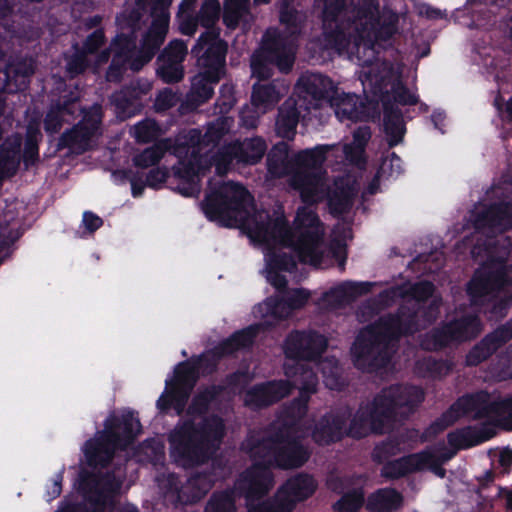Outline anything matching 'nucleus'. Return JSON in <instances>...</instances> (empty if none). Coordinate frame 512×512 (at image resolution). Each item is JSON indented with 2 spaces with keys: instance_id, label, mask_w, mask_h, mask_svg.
<instances>
[{
  "instance_id": "nucleus-46",
  "label": "nucleus",
  "mask_w": 512,
  "mask_h": 512,
  "mask_svg": "<svg viewBox=\"0 0 512 512\" xmlns=\"http://www.w3.org/2000/svg\"><path fill=\"white\" fill-rule=\"evenodd\" d=\"M136 39L137 37L134 31L118 33L110 43L113 56L129 61L131 64L136 53Z\"/></svg>"
},
{
  "instance_id": "nucleus-27",
  "label": "nucleus",
  "mask_w": 512,
  "mask_h": 512,
  "mask_svg": "<svg viewBox=\"0 0 512 512\" xmlns=\"http://www.w3.org/2000/svg\"><path fill=\"white\" fill-rule=\"evenodd\" d=\"M317 489V482L307 473H298L288 478L278 489L277 495L282 503L291 505V512L297 503L310 498Z\"/></svg>"
},
{
  "instance_id": "nucleus-54",
  "label": "nucleus",
  "mask_w": 512,
  "mask_h": 512,
  "mask_svg": "<svg viewBox=\"0 0 512 512\" xmlns=\"http://www.w3.org/2000/svg\"><path fill=\"white\" fill-rule=\"evenodd\" d=\"M353 204L352 189L347 187L337 186L335 191L329 196L328 206L331 214L340 216L348 213Z\"/></svg>"
},
{
  "instance_id": "nucleus-45",
  "label": "nucleus",
  "mask_w": 512,
  "mask_h": 512,
  "mask_svg": "<svg viewBox=\"0 0 512 512\" xmlns=\"http://www.w3.org/2000/svg\"><path fill=\"white\" fill-rule=\"evenodd\" d=\"M255 233L265 240L283 238L289 233V224L283 215L276 218L268 216L267 221L256 223Z\"/></svg>"
},
{
  "instance_id": "nucleus-5",
  "label": "nucleus",
  "mask_w": 512,
  "mask_h": 512,
  "mask_svg": "<svg viewBox=\"0 0 512 512\" xmlns=\"http://www.w3.org/2000/svg\"><path fill=\"white\" fill-rule=\"evenodd\" d=\"M247 446L251 458H263L272 468L283 470L301 468L311 457L309 446L286 424L272 428L259 439L249 438Z\"/></svg>"
},
{
  "instance_id": "nucleus-58",
  "label": "nucleus",
  "mask_w": 512,
  "mask_h": 512,
  "mask_svg": "<svg viewBox=\"0 0 512 512\" xmlns=\"http://www.w3.org/2000/svg\"><path fill=\"white\" fill-rule=\"evenodd\" d=\"M221 6L218 0H203L196 17L200 25L207 30H215L214 26L220 18Z\"/></svg>"
},
{
  "instance_id": "nucleus-51",
  "label": "nucleus",
  "mask_w": 512,
  "mask_h": 512,
  "mask_svg": "<svg viewBox=\"0 0 512 512\" xmlns=\"http://www.w3.org/2000/svg\"><path fill=\"white\" fill-rule=\"evenodd\" d=\"M374 283L345 281L330 291L339 301H352L371 292Z\"/></svg>"
},
{
  "instance_id": "nucleus-49",
  "label": "nucleus",
  "mask_w": 512,
  "mask_h": 512,
  "mask_svg": "<svg viewBox=\"0 0 512 512\" xmlns=\"http://www.w3.org/2000/svg\"><path fill=\"white\" fill-rule=\"evenodd\" d=\"M41 139L42 134L37 127L29 126L27 128L22 154L25 169L35 166L40 161L39 143Z\"/></svg>"
},
{
  "instance_id": "nucleus-1",
  "label": "nucleus",
  "mask_w": 512,
  "mask_h": 512,
  "mask_svg": "<svg viewBox=\"0 0 512 512\" xmlns=\"http://www.w3.org/2000/svg\"><path fill=\"white\" fill-rule=\"evenodd\" d=\"M225 391V386L211 384L200 388L186 409L190 418L180 419L168 433L169 453L183 468L208 463L220 449L226 435L224 420L216 414L207 415L210 406Z\"/></svg>"
},
{
  "instance_id": "nucleus-10",
  "label": "nucleus",
  "mask_w": 512,
  "mask_h": 512,
  "mask_svg": "<svg viewBox=\"0 0 512 512\" xmlns=\"http://www.w3.org/2000/svg\"><path fill=\"white\" fill-rule=\"evenodd\" d=\"M321 20L329 42L345 48L350 42L351 29L358 22L357 9L361 2L354 0H322Z\"/></svg>"
},
{
  "instance_id": "nucleus-35",
  "label": "nucleus",
  "mask_w": 512,
  "mask_h": 512,
  "mask_svg": "<svg viewBox=\"0 0 512 512\" xmlns=\"http://www.w3.org/2000/svg\"><path fill=\"white\" fill-rule=\"evenodd\" d=\"M290 147L281 141L272 146L267 154V170L277 178L290 175L294 170L293 157L289 158Z\"/></svg>"
},
{
  "instance_id": "nucleus-40",
  "label": "nucleus",
  "mask_w": 512,
  "mask_h": 512,
  "mask_svg": "<svg viewBox=\"0 0 512 512\" xmlns=\"http://www.w3.org/2000/svg\"><path fill=\"white\" fill-rule=\"evenodd\" d=\"M282 94L274 83L253 85L251 94V103L256 108L262 109L264 112L272 109L281 99Z\"/></svg>"
},
{
  "instance_id": "nucleus-55",
  "label": "nucleus",
  "mask_w": 512,
  "mask_h": 512,
  "mask_svg": "<svg viewBox=\"0 0 512 512\" xmlns=\"http://www.w3.org/2000/svg\"><path fill=\"white\" fill-rule=\"evenodd\" d=\"M223 358V355H220L218 351H216L215 346L198 356H192L190 360L193 362V365H195L199 376H210L217 371L218 365Z\"/></svg>"
},
{
  "instance_id": "nucleus-23",
  "label": "nucleus",
  "mask_w": 512,
  "mask_h": 512,
  "mask_svg": "<svg viewBox=\"0 0 512 512\" xmlns=\"http://www.w3.org/2000/svg\"><path fill=\"white\" fill-rule=\"evenodd\" d=\"M157 482L164 500L175 508L195 504L201 500L195 498L196 489L189 480L183 483L176 473L158 476Z\"/></svg>"
},
{
  "instance_id": "nucleus-19",
  "label": "nucleus",
  "mask_w": 512,
  "mask_h": 512,
  "mask_svg": "<svg viewBox=\"0 0 512 512\" xmlns=\"http://www.w3.org/2000/svg\"><path fill=\"white\" fill-rule=\"evenodd\" d=\"M35 72V61L32 57H16L0 69V95L14 94L24 91Z\"/></svg>"
},
{
  "instance_id": "nucleus-63",
  "label": "nucleus",
  "mask_w": 512,
  "mask_h": 512,
  "mask_svg": "<svg viewBox=\"0 0 512 512\" xmlns=\"http://www.w3.org/2000/svg\"><path fill=\"white\" fill-rule=\"evenodd\" d=\"M249 0L236 3L233 0H225L223 23L229 29H235L239 25L241 13L248 9Z\"/></svg>"
},
{
  "instance_id": "nucleus-26",
  "label": "nucleus",
  "mask_w": 512,
  "mask_h": 512,
  "mask_svg": "<svg viewBox=\"0 0 512 512\" xmlns=\"http://www.w3.org/2000/svg\"><path fill=\"white\" fill-rule=\"evenodd\" d=\"M119 447L110 436L98 431L93 438L88 439L83 446L86 464L93 468H107L112 462Z\"/></svg>"
},
{
  "instance_id": "nucleus-44",
  "label": "nucleus",
  "mask_w": 512,
  "mask_h": 512,
  "mask_svg": "<svg viewBox=\"0 0 512 512\" xmlns=\"http://www.w3.org/2000/svg\"><path fill=\"white\" fill-rule=\"evenodd\" d=\"M222 187L225 189L228 211L241 212L245 210L248 202L252 200L250 192L242 184L227 182Z\"/></svg>"
},
{
  "instance_id": "nucleus-56",
  "label": "nucleus",
  "mask_w": 512,
  "mask_h": 512,
  "mask_svg": "<svg viewBox=\"0 0 512 512\" xmlns=\"http://www.w3.org/2000/svg\"><path fill=\"white\" fill-rule=\"evenodd\" d=\"M167 146L160 142L145 148L142 152L133 157V164L142 169L157 165L164 157Z\"/></svg>"
},
{
  "instance_id": "nucleus-17",
  "label": "nucleus",
  "mask_w": 512,
  "mask_h": 512,
  "mask_svg": "<svg viewBox=\"0 0 512 512\" xmlns=\"http://www.w3.org/2000/svg\"><path fill=\"white\" fill-rule=\"evenodd\" d=\"M204 169L202 155L193 149L191 153L180 158L172 167L173 177L177 180L175 190L185 197H194L200 193V172Z\"/></svg>"
},
{
  "instance_id": "nucleus-59",
  "label": "nucleus",
  "mask_w": 512,
  "mask_h": 512,
  "mask_svg": "<svg viewBox=\"0 0 512 512\" xmlns=\"http://www.w3.org/2000/svg\"><path fill=\"white\" fill-rule=\"evenodd\" d=\"M365 501L362 489H352L346 492L333 505V509L337 512H358Z\"/></svg>"
},
{
  "instance_id": "nucleus-16",
  "label": "nucleus",
  "mask_w": 512,
  "mask_h": 512,
  "mask_svg": "<svg viewBox=\"0 0 512 512\" xmlns=\"http://www.w3.org/2000/svg\"><path fill=\"white\" fill-rule=\"evenodd\" d=\"M252 466L235 483V490L247 503L264 497L272 487V467L263 458H252Z\"/></svg>"
},
{
  "instance_id": "nucleus-22",
  "label": "nucleus",
  "mask_w": 512,
  "mask_h": 512,
  "mask_svg": "<svg viewBox=\"0 0 512 512\" xmlns=\"http://www.w3.org/2000/svg\"><path fill=\"white\" fill-rule=\"evenodd\" d=\"M141 431L142 425L135 412L127 411L121 416H109L104 422L103 434H108L119 450H125L134 443Z\"/></svg>"
},
{
  "instance_id": "nucleus-20",
  "label": "nucleus",
  "mask_w": 512,
  "mask_h": 512,
  "mask_svg": "<svg viewBox=\"0 0 512 512\" xmlns=\"http://www.w3.org/2000/svg\"><path fill=\"white\" fill-rule=\"evenodd\" d=\"M199 380V373L190 359L179 362L174 368V376L166 380L167 387H172L176 402V414L181 416L186 409L190 395Z\"/></svg>"
},
{
  "instance_id": "nucleus-8",
  "label": "nucleus",
  "mask_w": 512,
  "mask_h": 512,
  "mask_svg": "<svg viewBox=\"0 0 512 512\" xmlns=\"http://www.w3.org/2000/svg\"><path fill=\"white\" fill-rule=\"evenodd\" d=\"M358 22L354 26L357 35L370 50L375 60L379 59V49L385 48L397 32V19L381 21L379 0H361V7L357 9Z\"/></svg>"
},
{
  "instance_id": "nucleus-50",
  "label": "nucleus",
  "mask_w": 512,
  "mask_h": 512,
  "mask_svg": "<svg viewBox=\"0 0 512 512\" xmlns=\"http://www.w3.org/2000/svg\"><path fill=\"white\" fill-rule=\"evenodd\" d=\"M401 285L403 289L400 299L410 298L415 300L418 305L432 298L436 290L434 283L429 280H420L414 283L406 282Z\"/></svg>"
},
{
  "instance_id": "nucleus-39",
  "label": "nucleus",
  "mask_w": 512,
  "mask_h": 512,
  "mask_svg": "<svg viewBox=\"0 0 512 512\" xmlns=\"http://www.w3.org/2000/svg\"><path fill=\"white\" fill-rule=\"evenodd\" d=\"M331 149L332 146L330 145L318 144L313 148L299 151L293 157L294 168L325 173L323 165Z\"/></svg>"
},
{
  "instance_id": "nucleus-12",
  "label": "nucleus",
  "mask_w": 512,
  "mask_h": 512,
  "mask_svg": "<svg viewBox=\"0 0 512 512\" xmlns=\"http://www.w3.org/2000/svg\"><path fill=\"white\" fill-rule=\"evenodd\" d=\"M503 257L490 255L474 271L467 283V295L472 304L483 302L486 297H494L505 289Z\"/></svg>"
},
{
  "instance_id": "nucleus-9",
  "label": "nucleus",
  "mask_w": 512,
  "mask_h": 512,
  "mask_svg": "<svg viewBox=\"0 0 512 512\" xmlns=\"http://www.w3.org/2000/svg\"><path fill=\"white\" fill-rule=\"evenodd\" d=\"M294 224L297 238L292 248L298 261L319 267L323 259L320 246L323 242L324 229L318 214L307 208H299Z\"/></svg>"
},
{
  "instance_id": "nucleus-48",
  "label": "nucleus",
  "mask_w": 512,
  "mask_h": 512,
  "mask_svg": "<svg viewBox=\"0 0 512 512\" xmlns=\"http://www.w3.org/2000/svg\"><path fill=\"white\" fill-rule=\"evenodd\" d=\"M204 512H237L235 491L233 489L214 491L206 503Z\"/></svg>"
},
{
  "instance_id": "nucleus-60",
  "label": "nucleus",
  "mask_w": 512,
  "mask_h": 512,
  "mask_svg": "<svg viewBox=\"0 0 512 512\" xmlns=\"http://www.w3.org/2000/svg\"><path fill=\"white\" fill-rule=\"evenodd\" d=\"M187 55V46L184 41L174 39L160 52L157 62L183 64Z\"/></svg>"
},
{
  "instance_id": "nucleus-33",
  "label": "nucleus",
  "mask_w": 512,
  "mask_h": 512,
  "mask_svg": "<svg viewBox=\"0 0 512 512\" xmlns=\"http://www.w3.org/2000/svg\"><path fill=\"white\" fill-rule=\"evenodd\" d=\"M258 333L259 327L257 325H249L237 330L220 341L216 345V351L223 357H227L238 351L250 349L254 345Z\"/></svg>"
},
{
  "instance_id": "nucleus-38",
  "label": "nucleus",
  "mask_w": 512,
  "mask_h": 512,
  "mask_svg": "<svg viewBox=\"0 0 512 512\" xmlns=\"http://www.w3.org/2000/svg\"><path fill=\"white\" fill-rule=\"evenodd\" d=\"M403 503V496L396 489L382 488L371 493L366 501L369 512H395Z\"/></svg>"
},
{
  "instance_id": "nucleus-64",
  "label": "nucleus",
  "mask_w": 512,
  "mask_h": 512,
  "mask_svg": "<svg viewBox=\"0 0 512 512\" xmlns=\"http://www.w3.org/2000/svg\"><path fill=\"white\" fill-rule=\"evenodd\" d=\"M247 512H291V505L282 503L278 495L257 504L247 503Z\"/></svg>"
},
{
  "instance_id": "nucleus-34",
  "label": "nucleus",
  "mask_w": 512,
  "mask_h": 512,
  "mask_svg": "<svg viewBox=\"0 0 512 512\" xmlns=\"http://www.w3.org/2000/svg\"><path fill=\"white\" fill-rule=\"evenodd\" d=\"M299 119L300 112L296 100L291 97L286 99L278 108L275 121L276 134L283 139L293 140Z\"/></svg>"
},
{
  "instance_id": "nucleus-2",
  "label": "nucleus",
  "mask_w": 512,
  "mask_h": 512,
  "mask_svg": "<svg viewBox=\"0 0 512 512\" xmlns=\"http://www.w3.org/2000/svg\"><path fill=\"white\" fill-rule=\"evenodd\" d=\"M328 339L315 330H293L285 338L283 352L295 364L284 365V373L294 379V387L299 385V395L286 407V415L302 419L307 415L311 395L316 393L318 377L314 370L300 361H317L327 350Z\"/></svg>"
},
{
  "instance_id": "nucleus-52",
  "label": "nucleus",
  "mask_w": 512,
  "mask_h": 512,
  "mask_svg": "<svg viewBox=\"0 0 512 512\" xmlns=\"http://www.w3.org/2000/svg\"><path fill=\"white\" fill-rule=\"evenodd\" d=\"M142 97L130 84L123 86L112 96L115 106L125 112H132L143 107Z\"/></svg>"
},
{
  "instance_id": "nucleus-57",
  "label": "nucleus",
  "mask_w": 512,
  "mask_h": 512,
  "mask_svg": "<svg viewBox=\"0 0 512 512\" xmlns=\"http://www.w3.org/2000/svg\"><path fill=\"white\" fill-rule=\"evenodd\" d=\"M394 314L399 317L400 327L405 336L413 335L419 331L420 308H416V306L400 305Z\"/></svg>"
},
{
  "instance_id": "nucleus-41",
  "label": "nucleus",
  "mask_w": 512,
  "mask_h": 512,
  "mask_svg": "<svg viewBox=\"0 0 512 512\" xmlns=\"http://www.w3.org/2000/svg\"><path fill=\"white\" fill-rule=\"evenodd\" d=\"M71 50V52L64 53L65 73L68 78L74 79L86 72L91 65V61L89 55L80 49L79 43H73Z\"/></svg>"
},
{
  "instance_id": "nucleus-42",
  "label": "nucleus",
  "mask_w": 512,
  "mask_h": 512,
  "mask_svg": "<svg viewBox=\"0 0 512 512\" xmlns=\"http://www.w3.org/2000/svg\"><path fill=\"white\" fill-rule=\"evenodd\" d=\"M219 81L220 79H214V77L207 72H199L191 80V98L198 104L205 103L212 98L214 94V85Z\"/></svg>"
},
{
  "instance_id": "nucleus-21",
  "label": "nucleus",
  "mask_w": 512,
  "mask_h": 512,
  "mask_svg": "<svg viewBox=\"0 0 512 512\" xmlns=\"http://www.w3.org/2000/svg\"><path fill=\"white\" fill-rule=\"evenodd\" d=\"M512 340V317L485 335L466 355L467 366H478Z\"/></svg>"
},
{
  "instance_id": "nucleus-47",
  "label": "nucleus",
  "mask_w": 512,
  "mask_h": 512,
  "mask_svg": "<svg viewBox=\"0 0 512 512\" xmlns=\"http://www.w3.org/2000/svg\"><path fill=\"white\" fill-rule=\"evenodd\" d=\"M201 206L205 216L209 220L213 221L221 217L225 212H228V208L226 207L225 189L220 186L208 193Z\"/></svg>"
},
{
  "instance_id": "nucleus-31",
  "label": "nucleus",
  "mask_w": 512,
  "mask_h": 512,
  "mask_svg": "<svg viewBox=\"0 0 512 512\" xmlns=\"http://www.w3.org/2000/svg\"><path fill=\"white\" fill-rule=\"evenodd\" d=\"M298 86L315 102L314 108L319 107L322 102L330 103L338 89L328 76L320 73L300 77Z\"/></svg>"
},
{
  "instance_id": "nucleus-25",
  "label": "nucleus",
  "mask_w": 512,
  "mask_h": 512,
  "mask_svg": "<svg viewBox=\"0 0 512 512\" xmlns=\"http://www.w3.org/2000/svg\"><path fill=\"white\" fill-rule=\"evenodd\" d=\"M329 104L340 121H366L370 115V103L366 97L362 98L356 94L345 92L340 93L338 89Z\"/></svg>"
},
{
  "instance_id": "nucleus-13",
  "label": "nucleus",
  "mask_w": 512,
  "mask_h": 512,
  "mask_svg": "<svg viewBox=\"0 0 512 512\" xmlns=\"http://www.w3.org/2000/svg\"><path fill=\"white\" fill-rule=\"evenodd\" d=\"M82 119L72 128L65 130L58 139L56 150L71 149L77 153L86 152L90 142L100 134L103 110L100 104H93L82 110Z\"/></svg>"
},
{
  "instance_id": "nucleus-61",
  "label": "nucleus",
  "mask_w": 512,
  "mask_h": 512,
  "mask_svg": "<svg viewBox=\"0 0 512 512\" xmlns=\"http://www.w3.org/2000/svg\"><path fill=\"white\" fill-rule=\"evenodd\" d=\"M297 260V256L295 257L291 253L273 252L267 256L266 268L291 273L297 268Z\"/></svg>"
},
{
  "instance_id": "nucleus-36",
  "label": "nucleus",
  "mask_w": 512,
  "mask_h": 512,
  "mask_svg": "<svg viewBox=\"0 0 512 512\" xmlns=\"http://www.w3.org/2000/svg\"><path fill=\"white\" fill-rule=\"evenodd\" d=\"M266 150L265 140L258 136L237 141L232 146V152L237 161L248 165H255L260 162Z\"/></svg>"
},
{
  "instance_id": "nucleus-28",
  "label": "nucleus",
  "mask_w": 512,
  "mask_h": 512,
  "mask_svg": "<svg viewBox=\"0 0 512 512\" xmlns=\"http://www.w3.org/2000/svg\"><path fill=\"white\" fill-rule=\"evenodd\" d=\"M495 435L496 430L491 423H481L475 426L468 425L450 431L447 434V443L449 447L460 451L482 444Z\"/></svg>"
},
{
  "instance_id": "nucleus-11",
  "label": "nucleus",
  "mask_w": 512,
  "mask_h": 512,
  "mask_svg": "<svg viewBox=\"0 0 512 512\" xmlns=\"http://www.w3.org/2000/svg\"><path fill=\"white\" fill-rule=\"evenodd\" d=\"M482 323L477 315H463L433 328L424 339L422 346L426 350L439 351L452 343H463L478 337Z\"/></svg>"
},
{
  "instance_id": "nucleus-3",
  "label": "nucleus",
  "mask_w": 512,
  "mask_h": 512,
  "mask_svg": "<svg viewBox=\"0 0 512 512\" xmlns=\"http://www.w3.org/2000/svg\"><path fill=\"white\" fill-rule=\"evenodd\" d=\"M423 389L410 384H392L376 394L370 406L360 407L350 420L346 436L360 440L369 433L382 434L388 423L407 418L424 401Z\"/></svg>"
},
{
  "instance_id": "nucleus-18",
  "label": "nucleus",
  "mask_w": 512,
  "mask_h": 512,
  "mask_svg": "<svg viewBox=\"0 0 512 512\" xmlns=\"http://www.w3.org/2000/svg\"><path fill=\"white\" fill-rule=\"evenodd\" d=\"M293 388V383L284 379L257 383L246 391L244 404L253 410L267 408L289 396Z\"/></svg>"
},
{
  "instance_id": "nucleus-37",
  "label": "nucleus",
  "mask_w": 512,
  "mask_h": 512,
  "mask_svg": "<svg viewBox=\"0 0 512 512\" xmlns=\"http://www.w3.org/2000/svg\"><path fill=\"white\" fill-rule=\"evenodd\" d=\"M424 454L412 453L383 464L381 475L390 480H397L411 473L418 472V465L423 463Z\"/></svg>"
},
{
  "instance_id": "nucleus-15",
  "label": "nucleus",
  "mask_w": 512,
  "mask_h": 512,
  "mask_svg": "<svg viewBox=\"0 0 512 512\" xmlns=\"http://www.w3.org/2000/svg\"><path fill=\"white\" fill-rule=\"evenodd\" d=\"M153 19L148 30L142 36L140 46L132 59L131 70L140 71L158 53L169 30L170 14H151Z\"/></svg>"
},
{
  "instance_id": "nucleus-30",
  "label": "nucleus",
  "mask_w": 512,
  "mask_h": 512,
  "mask_svg": "<svg viewBox=\"0 0 512 512\" xmlns=\"http://www.w3.org/2000/svg\"><path fill=\"white\" fill-rule=\"evenodd\" d=\"M345 427L346 418L343 415L327 413L315 425L312 439L321 446L337 443L346 436Z\"/></svg>"
},
{
  "instance_id": "nucleus-7",
  "label": "nucleus",
  "mask_w": 512,
  "mask_h": 512,
  "mask_svg": "<svg viewBox=\"0 0 512 512\" xmlns=\"http://www.w3.org/2000/svg\"><path fill=\"white\" fill-rule=\"evenodd\" d=\"M459 419L470 416L473 420L495 417V424L512 431V396L491 399L489 392L479 390L458 397L451 405Z\"/></svg>"
},
{
  "instance_id": "nucleus-24",
  "label": "nucleus",
  "mask_w": 512,
  "mask_h": 512,
  "mask_svg": "<svg viewBox=\"0 0 512 512\" xmlns=\"http://www.w3.org/2000/svg\"><path fill=\"white\" fill-rule=\"evenodd\" d=\"M477 231L493 230L504 232L512 228V202H494L478 211L473 218Z\"/></svg>"
},
{
  "instance_id": "nucleus-29",
  "label": "nucleus",
  "mask_w": 512,
  "mask_h": 512,
  "mask_svg": "<svg viewBox=\"0 0 512 512\" xmlns=\"http://www.w3.org/2000/svg\"><path fill=\"white\" fill-rule=\"evenodd\" d=\"M324 174L319 171L294 168L290 174V186L299 192L303 203L313 205L319 199L322 176Z\"/></svg>"
},
{
  "instance_id": "nucleus-32",
  "label": "nucleus",
  "mask_w": 512,
  "mask_h": 512,
  "mask_svg": "<svg viewBox=\"0 0 512 512\" xmlns=\"http://www.w3.org/2000/svg\"><path fill=\"white\" fill-rule=\"evenodd\" d=\"M383 129L388 138L389 147L397 146L404 138L406 132L402 110L391 100H384Z\"/></svg>"
},
{
  "instance_id": "nucleus-4",
  "label": "nucleus",
  "mask_w": 512,
  "mask_h": 512,
  "mask_svg": "<svg viewBox=\"0 0 512 512\" xmlns=\"http://www.w3.org/2000/svg\"><path fill=\"white\" fill-rule=\"evenodd\" d=\"M405 336L399 317L389 313L363 328L351 347L354 366L368 373L386 368L392 358L390 344Z\"/></svg>"
},
{
  "instance_id": "nucleus-43",
  "label": "nucleus",
  "mask_w": 512,
  "mask_h": 512,
  "mask_svg": "<svg viewBox=\"0 0 512 512\" xmlns=\"http://www.w3.org/2000/svg\"><path fill=\"white\" fill-rule=\"evenodd\" d=\"M415 369L424 378L440 379L450 373L452 364L447 360L428 356L417 360Z\"/></svg>"
},
{
  "instance_id": "nucleus-14",
  "label": "nucleus",
  "mask_w": 512,
  "mask_h": 512,
  "mask_svg": "<svg viewBox=\"0 0 512 512\" xmlns=\"http://www.w3.org/2000/svg\"><path fill=\"white\" fill-rule=\"evenodd\" d=\"M228 44L220 38L218 30H206L191 49V55L197 58V65L214 79H221L225 74Z\"/></svg>"
},
{
  "instance_id": "nucleus-53",
  "label": "nucleus",
  "mask_w": 512,
  "mask_h": 512,
  "mask_svg": "<svg viewBox=\"0 0 512 512\" xmlns=\"http://www.w3.org/2000/svg\"><path fill=\"white\" fill-rule=\"evenodd\" d=\"M458 420L459 414H455L451 406H449L448 409L424 429L421 435L422 441L433 440L448 427L454 425Z\"/></svg>"
},
{
  "instance_id": "nucleus-62",
  "label": "nucleus",
  "mask_w": 512,
  "mask_h": 512,
  "mask_svg": "<svg viewBox=\"0 0 512 512\" xmlns=\"http://www.w3.org/2000/svg\"><path fill=\"white\" fill-rule=\"evenodd\" d=\"M156 75L166 84H175L184 78L183 64L157 62Z\"/></svg>"
},
{
  "instance_id": "nucleus-6",
  "label": "nucleus",
  "mask_w": 512,
  "mask_h": 512,
  "mask_svg": "<svg viewBox=\"0 0 512 512\" xmlns=\"http://www.w3.org/2000/svg\"><path fill=\"white\" fill-rule=\"evenodd\" d=\"M295 62V47L292 41L277 29H267L261 46L251 57L252 75L259 80L272 76L273 67L289 73Z\"/></svg>"
}]
</instances>
